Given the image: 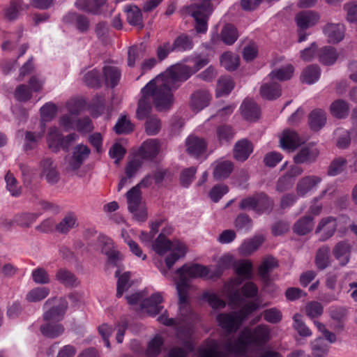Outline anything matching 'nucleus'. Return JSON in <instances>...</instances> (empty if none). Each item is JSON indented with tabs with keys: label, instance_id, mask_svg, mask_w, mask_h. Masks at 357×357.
<instances>
[{
	"label": "nucleus",
	"instance_id": "1",
	"mask_svg": "<svg viewBox=\"0 0 357 357\" xmlns=\"http://www.w3.org/2000/svg\"><path fill=\"white\" fill-rule=\"evenodd\" d=\"M271 339V328L266 324H259L253 328H244L236 340L227 342L222 347L215 340H206L197 354L199 357H227L229 354H243L262 348Z\"/></svg>",
	"mask_w": 357,
	"mask_h": 357
},
{
	"label": "nucleus",
	"instance_id": "2",
	"mask_svg": "<svg viewBox=\"0 0 357 357\" xmlns=\"http://www.w3.org/2000/svg\"><path fill=\"white\" fill-rule=\"evenodd\" d=\"M195 73L192 66L178 65L168 68L153 79L159 87V91L155 94L156 106L161 109L172 105V90L176 89L180 82L187 80Z\"/></svg>",
	"mask_w": 357,
	"mask_h": 357
},
{
	"label": "nucleus",
	"instance_id": "3",
	"mask_svg": "<svg viewBox=\"0 0 357 357\" xmlns=\"http://www.w3.org/2000/svg\"><path fill=\"white\" fill-rule=\"evenodd\" d=\"M178 279L176 281V287L179 298V312L184 317L190 313L188 305V292L191 289L190 279L198 278L211 279L215 277V273L208 267L199 264H184L177 269Z\"/></svg>",
	"mask_w": 357,
	"mask_h": 357
},
{
	"label": "nucleus",
	"instance_id": "4",
	"mask_svg": "<svg viewBox=\"0 0 357 357\" xmlns=\"http://www.w3.org/2000/svg\"><path fill=\"white\" fill-rule=\"evenodd\" d=\"M153 250L159 255L165 257L167 267L170 269L180 259L184 257L188 252V247L183 241L175 239L169 240L160 234L153 244Z\"/></svg>",
	"mask_w": 357,
	"mask_h": 357
},
{
	"label": "nucleus",
	"instance_id": "5",
	"mask_svg": "<svg viewBox=\"0 0 357 357\" xmlns=\"http://www.w3.org/2000/svg\"><path fill=\"white\" fill-rule=\"evenodd\" d=\"M234 268L238 277L226 284L222 288V293L227 298L229 305H238L243 301L238 287L243 280L252 278V264L250 260H239L236 261Z\"/></svg>",
	"mask_w": 357,
	"mask_h": 357
},
{
	"label": "nucleus",
	"instance_id": "6",
	"mask_svg": "<svg viewBox=\"0 0 357 357\" xmlns=\"http://www.w3.org/2000/svg\"><path fill=\"white\" fill-rule=\"evenodd\" d=\"M258 308L259 304L251 301L245 304L238 312L218 314L216 320L224 331L233 333L236 331L248 317Z\"/></svg>",
	"mask_w": 357,
	"mask_h": 357
},
{
	"label": "nucleus",
	"instance_id": "7",
	"mask_svg": "<svg viewBox=\"0 0 357 357\" xmlns=\"http://www.w3.org/2000/svg\"><path fill=\"white\" fill-rule=\"evenodd\" d=\"M212 11L213 7L210 0H197L185 8L186 14L193 17L196 30L199 33L206 31L207 21Z\"/></svg>",
	"mask_w": 357,
	"mask_h": 357
},
{
	"label": "nucleus",
	"instance_id": "8",
	"mask_svg": "<svg viewBox=\"0 0 357 357\" xmlns=\"http://www.w3.org/2000/svg\"><path fill=\"white\" fill-rule=\"evenodd\" d=\"M158 91H159V87L156 86V82H155L153 79H151L142 89V98L139 100L137 110V116L138 119H144L148 116L151 110L152 102L159 112L166 111L171 108L172 105H169L161 109L156 106L155 94Z\"/></svg>",
	"mask_w": 357,
	"mask_h": 357
},
{
	"label": "nucleus",
	"instance_id": "9",
	"mask_svg": "<svg viewBox=\"0 0 357 357\" xmlns=\"http://www.w3.org/2000/svg\"><path fill=\"white\" fill-rule=\"evenodd\" d=\"M142 298L143 294L140 292H137L126 297L128 303L131 305L140 303V309L151 316H155L162 312L163 307L161 303L163 301V298L160 293L153 294L146 300L142 301Z\"/></svg>",
	"mask_w": 357,
	"mask_h": 357
},
{
	"label": "nucleus",
	"instance_id": "10",
	"mask_svg": "<svg viewBox=\"0 0 357 357\" xmlns=\"http://www.w3.org/2000/svg\"><path fill=\"white\" fill-rule=\"evenodd\" d=\"M68 303L63 298H52L45 305L43 318L45 321L58 322L63 317Z\"/></svg>",
	"mask_w": 357,
	"mask_h": 357
},
{
	"label": "nucleus",
	"instance_id": "11",
	"mask_svg": "<svg viewBox=\"0 0 357 357\" xmlns=\"http://www.w3.org/2000/svg\"><path fill=\"white\" fill-rule=\"evenodd\" d=\"M128 208L136 220L144 221L146 218V211L142 201V193L139 185L131 188L126 193Z\"/></svg>",
	"mask_w": 357,
	"mask_h": 357
},
{
	"label": "nucleus",
	"instance_id": "12",
	"mask_svg": "<svg viewBox=\"0 0 357 357\" xmlns=\"http://www.w3.org/2000/svg\"><path fill=\"white\" fill-rule=\"evenodd\" d=\"M39 171L40 176L51 185L57 183L60 179L56 165L50 158H44L40 161Z\"/></svg>",
	"mask_w": 357,
	"mask_h": 357
},
{
	"label": "nucleus",
	"instance_id": "13",
	"mask_svg": "<svg viewBox=\"0 0 357 357\" xmlns=\"http://www.w3.org/2000/svg\"><path fill=\"white\" fill-rule=\"evenodd\" d=\"M337 227V220L333 217L323 218L318 222L315 234L319 236L320 241L329 239L335 234Z\"/></svg>",
	"mask_w": 357,
	"mask_h": 357
},
{
	"label": "nucleus",
	"instance_id": "14",
	"mask_svg": "<svg viewBox=\"0 0 357 357\" xmlns=\"http://www.w3.org/2000/svg\"><path fill=\"white\" fill-rule=\"evenodd\" d=\"M90 149L83 144L76 146L73 152V156L67 160V168L70 170L78 169L83 162L89 157Z\"/></svg>",
	"mask_w": 357,
	"mask_h": 357
},
{
	"label": "nucleus",
	"instance_id": "15",
	"mask_svg": "<svg viewBox=\"0 0 357 357\" xmlns=\"http://www.w3.org/2000/svg\"><path fill=\"white\" fill-rule=\"evenodd\" d=\"M321 178L318 176L310 175L300 178L296 186V194L298 197H305L310 192L315 190Z\"/></svg>",
	"mask_w": 357,
	"mask_h": 357
},
{
	"label": "nucleus",
	"instance_id": "16",
	"mask_svg": "<svg viewBox=\"0 0 357 357\" xmlns=\"http://www.w3.org/2000/svg\"><path fill=\"white\" fill-rule=\"evenodd\" d=\"M178 337L182 339L183 337L184 348H174L169 353V357H185L187 353L193 349V344L191 340V330L189 327L184 331L178 332Z\"/></svg>",
	"mask_w": 357,
	"mask_h": 357
},
{
	"label": "nucleus",
	"instance_id": "17",
	"mask_svg": "<svg viewBox=\"0 0 357 357\" xmlns=\"http://www.w3.org/2000/svg\"><path fill=\"white\" fill-rule=\"evenodd\" d=\"M206 142L202 137L190 135L185 140L187 152L195 157L203 154L206 149Z\"/></svg>",
	"mask_w": 357,
	"mask_h": 357
},
{
	"label": "nucleus",
	"instance_id": "18",
	"mask_svg": "<svg viewBox=\"0 0 357 357\" xmlns=\"http://www.w3.org/2000/svg\"><path fill=\"white\" fill-rule=\"evenodd\" d=\"M265 238L259 234L245 240L238 248V253L242 256H249L257 251L264 243Z\"/></svg>",
	"mask_w": 357,
	"mask_h": 357
},
{
	"label": "nucleus",
	"instance_id": "19",
	"mask_svg": "<svg viewBox=\"0 0 357 357\" xmlns=\"http://www.w3.org/2000/svg\"><path fill=\"white\" fill-rule=\"evenodd\" d=\"M319 20V15L311 10L299 13L296 17V21L299 29L304 30L316 24Z\"/></svg>",
	"mask_w": 357,
	"mask_h": 357
},
{
	"label": "nucleus",
	"instance_id": "20",
	"mask_svg": "<svg viewBox=\"0 0 357 357\" xmlns=\"http://www.w3.org/2000/svg\"><path fill=\"white\" fill-rule=\"evenodd\" d=\"M240 109L243 116L250 121H256L260 116L259 108L252 99H245L242 103Z\"/></svg>",
	"mask_w": 357,
	"mask_h": 357
},
{
	"label": "nucleus",
	"instance_id": "21",
	"mask_svg": "<svg viewBox=\"0 0 357 357\" xmlns=\"http://www.w3.org/2000/svg\"><path fill=\"white\" fill-rule=\"evenodd\" d=\"M64 137L61 136L59 130L56 128L50 129L47 141L49 148L53 151H58L60 148L68 149V143L65 144Z\"/></svg>",
	"mask_w": 357,
	"mask_h": 357
},
{
	"label": "nucleus",
	"instance_id": "22",
	"mask_svg": "<svg viewBox=\"0 0 357 357\" xmlns=\"http://www.w3.org/2000/svg\"><path fill=\"white\" fill-rule=\"evenodd\" d=\"M281 147L289 151L295 150L301 143L297 133L292 130H284L280 138Z\"/></svg>",
	"mask_w": 357,
	"mask_h": 357
},
{
	"label": "nucleus",
	"instance_id": "23",
	"mask_svg": "<svg viewBox=\"0 0 357 357\" xmlns=\"http://www.w3.org/2000/svg\"><path fill=\"white\" fill-rule=\"evenodd\" d=\"M120 77L121 73L117 67L110 63L103 67L101 79L105 81L107 86L114 87L118 84Z\"/></svg>",
	"mask_w": 357,
	"mask_h": 357
},
{
	"label": "nucleus",
	"instance_id": "24",
	"mask_svg": "<svg viewBox=\"0 0 357 357\" xmlns=\"http://www.w3.org/2000/svg\"><path fill=\"white\" fill-rule=\"evenodd\" d=\"M344 26L342 24H328L324 32L330 43H338L342 40L344 36Z\"/></svg>",
	"mask_w": 357,
	"mask_h": 357
},
{
	"label": "nucleus",
	"instance_id": "25",
	"mask_svg": "<svg viewBox=\"0 0 357 357\" xmlns=\"http://www.w3.org/2000/svg\"><path fill=\"white\" fill-rule=\"evenodd\" d=\"M211 100V96L206 90H199L191 96L190 107L195 111H199L206 107Z\"/></svg>",
	"mask_w": 357,
	"mask_h": 357
},
{
	"label": "nucleus",
	"instance_id": "26",
	"mask_svg": "<svg viewBox=\"0 0 357 357\" xmlns=\"http://www.w3.org/2000/svg\"><path fill=\"white\" fill-rule=\"evenodd\" d=\"M213 165V176L217 180L227 178L233 170V163L227 160L220 159Z\"/></svg>",
	"mask_w": 357,
	"mask_h": 357
},
{
	"label": "nucleus",
	"instance_id": "27",
	"mask_svg": "<svg viewBox=\"0 0 357 357\" xmlns=\"http://www.w3.org/2000/svg\"><path fill=\"white\" fill-rule=\"evenodd\" d=\"M319 155V151L313 145H307L294 156V162L297 164L310 162L314 161Z\"/></svg>",
	"mask_w": 357,
	"mask_h": 357
},
{
	"label": "nucleus",
	"instance_id": "28",
	"mask_svg": "<svg viewBox=\"0 0 357 357\" xmlns=\"http://www.w3.org/2000/svg\"><path fill=\"white\" fill-rule=\"evenodd\" d=\"M351 245L348 241H344L337 243L333 250L334 257L339 261L342 266L346 265L350 256Z\"/></svg>",
	"mask_w": 357,
	"mask_h": 357
},
{
	"label": "nucleus",
	"instance_id": "29",
	"mask_svg": "<svg viewBox=\"0 0 357 357\" xmlns=\"http://www.w3.org/2000/svg\"><path fill=\"white\" fill-rule=\"evenodd\" d=\"M128 22L139 29L144 27L143 17L141 10L136 6H128L125 7Z\"/></svg>",
	"mask_w": 357,
	"mask_h": 357
},
{
	"label": "nucleus",
	"instance_id": "30",
	"mask_svg": "<svg viewBox=\"0 0 357 357\" xmlns=\"http://www.w3.org/2000/svg\"><path fill=\"white\" fill-rule=\"evenodd\" d=\"M253 151L252 144L246 139L238 142L234 149L235 158L239 161H245Z\"/></svg>",
	"mask_w": 357,
	"mask_h": 357
},
{
	"label": "nucleus",
	"instance_id": "31",
	"mask_svg": "<svg viewBox=\"0 0 357 357\" xmlns=\"http://www.w3.org/2000/svg\"><path fill=\"white\" fill-rule=\"evenodd\" d=\"M260 94L263 98L273 100L280 96L281 89L280 85L271 81L264 83L260 89Z\"/></svg>",
	"mask_w": 357,
	"mask_h": 357
},
{
	"label": "nucleus",
	"instance_id": "32",
	"mask_svg": "<svg viewBox=\"0 0 357 357\" xmlns=\"http://www.w3.org/2000/svg\"><path fill=\"white\" fill-rule=\"evenodd\" d=\"M42 334L47 337L55 338L61 335L63 331V326L57 322L46 321L40 328Z\"/></svg>",
	"mask_w": 357,
	"mask_h": 357
},
{
	"label": "nucleus",
	"instance_id": "33",
	"mask_svg": "<svg viewBox=\"0 0 357 357\" xmlns=\"http://www.w3.org/2000/svg\"><path fill=\"white\" fill-rule=\"evenodd\" d=\"M329 348V345L321 337H318L310 342V349L314 357H326Z\"/></svg>",
	"mask_w": 357,
	"mask_h": 357
},
{
	"label": "nucleus",
	"instance_id": "34",
	"mask_svg": "<svg viewBox=\"0 0 357 357\" xmlns=\"http://www.w3.org/2000/svg\"><path fill=\"white\" fill-rule=\"evenodd\" d=\"M320 75V68L317 66L310 65L303 70L301 75V81L303 83L312 84L318 81Z\"/></svg>",
	"mask_w": 357,
	"mask_h": 357
},
{
	"label": "nucleus",
	"instance_id": "35",
	"mask_svg": "<svg viewBox=\"0 0 357 357\" xmlns=\"http://www.w3.org/2000/svg\"><path fill=\"white\" fill-rule=\"evenodd\" d=\"M294 67L291 64H287L282 68L272 70L268 75L271 81L275 79L285 81L289 79L294 74Z\"/></svg>",
	"mask_w": 357,
	"mask_h": 357
},
{
	"label": "nucleus",
	"instance_id": "36",
	"mask_svg": "<svg viewBox=\"0 0 357 357\" xmlns=\"http://www.w3.org/2000/svg\"><path fill=\"white\" fill-rule=\"evenodd\" d=\"M66 22L74 24L76 28L81 32H85L89 27V21L85 16L71 13L65 16Z\"/></svg>",
	"mask_w": 357,
	"mask_h": 357
},
{
	"label": "nucleus",
	"instance_id": "37",
	"mask_svg": "<svg viewBox=\"0 0 357 357\" xmlns=\"http://www.w3.org/2000/svg\"><path fill=\"white\" fill-rule=\"evenodd\" d=\"M331 114L337 119L346 118L349 112L348 103L341 99L333 102L330 106Z\"/></svg>",
	"mask_w": 357,
	"mask_h": 357
},
{
	"label": "nucleus",
	"instance_id": "38",
	"mask_svg": "<svg viewBox=\"0 0 357 357\" xmlns=\"http://www.w3.org/2000/svg\"><path fill=\"white\" fill-rule=\"evenodd\" d=\"M326 116L324 110L317 109L313 110L309 116V123L312 129L318 130L326 123Z\"/></svg>",
	"mask_w": 357,
	"mask_h": 357
},
{
	"label": "nucleus",
	"instance_id": "39",
	"mask_svg": "<svg viewBox=\"0 0 357 357\" xmlns=\"http://www.w3.org/2000/svg\"><path fill=\"white\" fill-rule=\"evenodd\" d=\"M105 2L106 0H77L75 6L80 10L95 14Z\"/></svg>",
	"mask_w": 357,
	"mask_h": 357
},
{
	"label": "nucleus",
	"instance_id": "40",
	"mask_svg": "<svg viewBox=\"0 0 357 357\" xmlns=\"http://www.w3.org/2000/svg\"><path fill=\"white\" fill-rule=\"evenodd\" d=\"M313 226V218L310 216H304L296 222L293 229L297 234L305 235L312 231Z\"/></svg>",
	"mask_w": 357,
	"mask_h": 357
},
{
	"label": "nucleus",
	"instance_id": "41",
	"mask_svg": "<svg viewBox=\"0 0 357 357\" xmlns=\"http://www.w3.org/2000/svg\"><path fill=\"white\" fill-rule=\"evenodd\" d=\"M139 151L144 158H153L159 151V143L154 139L146 140L142 144Z\"/></svg>",
	"mask_w": 357,
	"mask_h": 357
},
{
	"label": "nucleus",
	"instance_id": "42",
	"mask_svg": "<svg viewBox=\"0 0 357 357\" xmlns=\"http://www.w3.org/2000/svg\"><path fill=\"white\" fill-rule=\"evenodd\" d=\"M276 259L272 257H266L258 269L259 275L264 280L268 279L269 273L278 266Z\"/></svg>",
	"mask_w": 357,
	"mask_h": 357
},
{
	"label": "nucleus",
	"instance_id": "43",
	"mask_svg": "<svg viewBox=\"0 0 357 357\" xmlns=\"http://www.w3.org/2000/svg\"><path fill=\"white\" fill-rule=\"evenodd\" d=\"M315 264L320 270H324L330 264V248L328 246H322L316 254Z\"/></svg>",
	"mask_w": 357,
	"mask_h": 357
},
{
	"label": "nucleus",
	"instance_id": "44",
	"mask_svg": "<svg viewBox=\"0 0 357 357\" xmlns=\"http://www.w3.org/2000/svg\"><path fill=\"white\" fill-rule=\"evenodd\" d=\"M120 271L117 270L116 271V276L118 277L117 281V291L116 296L121 297L123 292L128 289L132 285V281L130 280V273L125 272L121 275H119Z\"/></svg>",
	"mask_w": 357,
	"mask_h": 357
},
{
	"label": "nucleus",
	"instance_id": "45",
	"mask_svg": "<svg viewBox=\"0 0 357 357\" xmlns=\"http://www.w3.org/2000/svg\"><path fill=\"white\" fill-rule=\"evenodd\" d=\"M221 65L227 70H234L239 65V57L230 52H225L220 57Z\"/></svg>",
	"mask_w": 357,
	"mask_h": 357
},
{
	"label": "nucleus",
	"instance_id": "46",
	"mask_svg": "<svg viewBox=\"0 0 357 357\" xmlns=\"http://www.w3.org/2000/svg\"><path fill=\"white\" fill-rule=\"evenodd\" d=\"M77 218L75 214L69 213L56 225V230L60 233H67L75 227Z\"/></svg>",
	"mask_w": 357,
	"mask_h": 357
},
{
	"label": "nucleus",
	"instance_id": "47",
	"mask_svg": "<svg viewBox=\"0 0 357 357\" xmlns=\"http://www.w3.org/2000/svg\"><path fill=\"white\" fill-rule=\"evenodd\" d=\"M221 39L226 45H232L238 38L236 28L231 24H226L221 31Z\"/></svg>",
	"mask_w": 357,
	"mask_h": 357
},
{
	"label": "nucleus",
	"instance_id": "48",
	"mask_svg": "<svg viewBox=\"0 0 357 357\" xmlns=\"http://www.w3.org/2000/svg\"><path fill=\"white\" fill-rule=\"evenodd\" d=\"M293 321V328L297 331L300 336L309 337L312 335V331L303 321L300 314L296 313L294 315Z\"/></svg>",
	"mask_w": 357,
	"mask_h": 357
},
{
	"label": "nucleus",
	"instance_id": "49",
	"mask_svg": "<svg viewBox=\"0 0 357 357\" xmlns=\"http://www.w3.org/2000/svg\"><path fill=\"white\" fill-rule=\"evenodd\" d=\"M234 84L229 77H221L218 80L216 94L222 96L229 94L234 89Z\"/></svg>",
	"mask_w": 357,
	"mask_h": 357
},
{
	"label": "nucleus",
	"instance_id": "50",
	"mask_svg": "<svg viewBox=\"0 0 357 357\" xmlns=\"http://www.w3.org/2000/svg\"><path fill=\"white\" fill-rule=\"evenodd\" d=\"M50 294V289L45 287H38L31 289L26 296L29 302L36 303L45 299Z\"/></svg>",
	"mask_w": 357,
	"mask_h": 357
},
{
	"label": "nucleus",
	"instance_id": "51",
	"mask_svg": "<svg viewBox=\"0 0 357 357\" xmlns=\"http://www.w3.org/2000/svg\"><path fill=\"white\" fill-rule=\"evenodd\" d=\"M56 278L66 286L73 287L78 284L77 279L75 275L66 269L58 271Z\"/></svg>",
	"mask_w": 357,
	"mask_h": 357
},
{
	"label": "nucleus",
	"instance_id": "52",
	"mask_svg": "<svg viewBox=\"0 0 357 357\" xmlns=\"http://www.w3.org/2000/svg\"><path fill=\"white\" fill-rule=\"evenodd\" d=\"M320 61L325 65L333 64L337 59V53L335 50L331 47H326L320 50Z\"/></svg>",
	"mask_w": 357,
	"mask_h": 357
},
{
	"label": "nucleus",
	"instance_id": "53",
	"mask_svg": "<svg viewBox=\"0 0 357 357\" xmlns=\"http://www.w3.org/2000/svg\"><path fill=\"white\" fill-rule=\"evenodd\" d=\"M205 299L213 309H222L226 306V302L214 292L206 291L203 294Z\"/></svg>",
	"mask_w": 357,
	"mask_h": 357
},
{
	"label": "nucleus",
	"instance_id": "54",
	"mask_svg": "<svg viewBox=\"0 0 357 357\" xmlns=\"http://www.w3.org/2000/svg\"><path fill=\"white\" fill-rule=\"evenodd\" d=\"M163 344V340L160 335H155L149 342L147 346L146 354L149 357H155L158 356L161 350V347Z\"/></svg>",
	"mask_w": 357,
	"mask_h": 357
},
{
	"label": "nucleus",
	"instance_id": "55",
	"mask_svg": "<svg viewBox=\"0 0 357 357\" xmlns=\"http://www.w3.org/2000/svg\"><path fill=\"white\" fill-rule=\"evenodd\" d=\"M114 129L117 134H128L133 130L134 126L126 116H122L116 122Z\"/></svg>",
	"mask_w": 357,
	"mask_h": 357
},
{
	"label": "nucleus",
	"instance_id": "56",
	"mask_svg": "<svg viewBox=\"0 0 357 357\" xmlns=\"http://www.w3.org/2000/svg\"><path fill=\"white\" fill-rule=\"evenodd\" d=\"M38 215L33 213H24L16 215L13 221L17 225L23 227H29L38 218Z\"/></svg>",
	"mask_w": 357,
	"mask_h": 357
},
{
	"label": "nucleus",
	"instance_id": "57",
	"mask_svg": "<svg viewBox=\"0 0 357 357\" xmlns=\"http://www.w3.org/2000/svg\"><path fill=\"white\" fill-rule=\"evenodd\" d=\"M236 261L234 256L231 254L226 253L222 255L218 261V273L217 274L215 273V276L220 275L224 270L228 269L231 266L234 267Z\"/></svg>",
	"mask_w": 357,
	"mask_h": 357
},
{
	"label": "nucleus",
	"instance_id": "58",
	"mask_svg": "<svg viewBox=\"0 0 357 357\" xmlns=\"http://www.w3.org/2000/svg\"><path fill=\"white\" fill-rule=\"evenodd\" d=\"M172 45L174 50L180 52L191 50L193 46L192 40L185 35L178 36Z\"/></svg>",
	"mask_w": 357,
	"mask_h": 357
},
{
	"label": "nucleus",
	"instance_id": "59",
	"mask_svg": "<svg viewBox=\"0 0 357 357\" xmlns=\"http://www.w3.org/2000/svg\"><path fill=\"white\" fill-rule=\"evenodd\" d=\"M6 188L13 196H18L21 193V187L14 176L8 172L5 176Z\"/></svg>",
	"mask_w": 357,
	"mask_h": 357
},
{
	"label": "nucleus",
	"instance_id": "60",
	"mask_svg": "<svg viewBox=\"0 0 357 357\" xmlns=\"http://www.w3.org/2000/svg\"><path fill=\"white\" fill-rule=\"evenodd\" d=\"M145 131L149 135H155L161 128V121L156 116L149 117L145 122Z\"/></svg>",
	"mask_w": 357,
	"mask_h": 357
},
{
	"label": "nucleus",
	"instance_id": "61",
	"mask_svg": "<svg viewBox=\"0 0 357 357\" xmlns=\"http://www.w3.org/2000/svg\"><path fill=\"white\" fill-rule=\"evenodd\" d=\"M337 146L339 148L344 149L349 146L351 142L350 135L348 130L343 128H338L335 131Z\"/></svg>",
	"mask_w": 357,
	"mask_h": 357
},
{
	"label": "nucleus",
	"instance_id": "62",
	"mask_svg": "<svg viewBox=\"0 0 357 357\" xmlns=\"http://www.w3.org/2000/svg\"><path fill=\"white\" fill-rule=\"evenodd\" d=\"M306 314L311 319L320 317L324 312L323 306L317 301H312L305 305Z\"/></svg>",
	"mask_w": 357,
	"mask_h": 357
},
{
	"label": "nucleus",
	"instance_id": "63",
	"mask_svg": "<svg viewBox=\"0 0 357 357\" xmlns=\"http://www.w3.org/2000/svg\"><path fill=\"white\" fill-rule=\"evenodd\" d=\"M347 167V160L343 158H337L335 159L331 164L328 169V174L331 176H336L342 172Z\"/></svg>",
	"mask_w": 357,
	"mask_h": 357
},
{
	"label": "nucleus",
	"instance_id": "64",
	"mask_svg": "<svg viewBox=\"0 0 357 357\" xmlns=\"http://www.w3.org/2000/svg\"><path fill=\"white\" fill-rule=\"evenodd\" d=\"M228 192L229 188L227 185L223 184L216 185L209 191L208 196L213 202H218Z\"/></svg>",
	"mask_w": 357,
	"mask_h": 357
}]
</instances>
